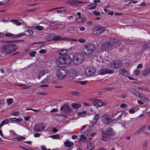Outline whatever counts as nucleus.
I'll return each instance as SVG.
<instances>
[{
    "label": "nucleus",
    "mask_w": 150,
    "mask_h": 150,
    "mask_svg": "<svg viewBox=\"0 0 150 150\" xmlns=\"http://www.w3.org/2000/svg\"><path fill=\"white\" fill-rule=\"evenodd\" d=\"M67 52V50L63 49H60L58 51V53L62 55L56 60V62L59 66L64 67L70 64L72 60L69 55L66 54Z\"/></svg>",
    "instance_id": "f257e3e1"
},
{
    "label": "nucleus",
    "mask_w": 150,
    "mask_h": 150,
    "mask_svg": "<svg viewBox=\"0 0 150 150\" xmlns=\"http://www.w3.org/2000/svg\"><path fill=\"white\" fill-rule=\"evenodd\" d=\"M95 46L91 43H86L82 47V51L86 55L92 54L95 50Z\"/></svg>",
    "instance_id": "f03ea898"
},
{
    "label": "nucleus",
    "mask_w": 150,
    "mask_h": 150,
    "mask_svg": "<svg viewBox=\"0 0 150 150\" xmlns=\"http://www.w3.org/2000/svg\"><path fill=\"white\" fill-rule=\"evenodd\" d=\"M17 48V46L13 44H8L4 46L1 52L4 54H8L13 52Z\"/></svg>",
    "instance_id": "7ed1b4c3"
},
{
    "label": "nucleus",
    "mask_w": 150,
    "mask_h": 150,
    "mask_svg": "<svg viewBox=\"0 0 150 150\" xmlns=\"http://www.w3.org/2000/svg\"><path fill=\"white\" fill-rule=\"evenodd\" d=\"M122 116V113L119 115V116L116 118L113 119L112 120L111 118H109V115L108 114H105L103 115L102 117V120L103 122L105 124L108 125L112 121H117L119 120Z\"/></svg>",
    "instance_id": "20e7f679"
},
{
    "label": "nucleus",
    "mask_w": 150,
    "mask_h": 150,
    "mask_svg": "<svg viewBox=\"0 0 150 150\" xmlns=\"http://www.w3.org/2000/svg\"><path fill=\"white\" fill-rule=\"evenodd\" d=\"M84 59V56L83 54L77 53L74 56L73 61L75 64H78L82 62Z\"/></svg>",
    "instance_id": "39448f33"
},
{
    "label": "nucleus",
    "mask_w": 150,
    "mask_h": 150,
    "mask_svg": "<svg viewBox=\"0 0 150 150\" xmlns=\"http://www.w3.org/2000/svg\"><path fill=\"white\" fill-rule=\"evenodd\" d=\"M67 70L65 69H60L58 70L57 72V76L60 79H63L67 75Z\"/></svg>",
    "instance_id": "423d86ee"
},
{
    "label": "nucleus",
    "mask_w": 150,
    "mask_h": 150,
    "mask_svg": "<svg viewBox=\"0 0 150 150\" xmlns=\"http://www.w3.org/2000/svg\"><path fill=\"white\" fill-rule=\"evenodd\" d=\"M105 30V27L98 25L93 30V32L94 34L100 35L103 33Z\"/></svg>",
    "instance_id": "0eeeda50"
},
{
    "label": "nucleus",
    "mask_w": 150,
    "mask_h": 150,
    "mask_svg": "<svg viewBox=\"0 0 150 150\" xmlns=\"http://www.w3.org/2000/svg\"><path fill=\"white\" fill-rule=\"evenodd\" d=\"M108 43L110 46L117 47L120 45V42L118 39L112 38L109 39Z\"/></svg>",
    "instance_id": "6e6552de"
},
{
    "label": "nucleus",
    "mask_w": 150,
    "mask_h": 150,
    "mask_svg": "<svg viewBox=\"0 0 150 150\" xmlns=\"http://www.w3.org/2000/svg\"><path fill=\"white\" fill-rule=\"evenodd\" d=\"M96 69L93 67H90L86 69L85 71V75L90 76L93 75L96 72Z\"/></svg>",
    "instance_id": "1a4fd4ad"
},
{
    "label": "nucleus",
    "mask_w": 150,
    "mask_h": 150,
    "mask_svg": "<svg viewBox=\"0 0 150 150\" xmlns=\"http://www.w3.org/2000/svg\"><path fill=\"white\" fill-rule=\"evenodd\" d=\"M122 64L121 61L119 60H117L111 63V67L112 68L116 69L120 67Z\"/></svg>",
    "instance_id": "9d476101"
},
{
    "label": "nucleus",
    "mask_w": 150,
    "mask_h": 150,
    "mask_svg": "<svg viewBox=\"0 0 150 150\" xmlns=\"http://www.w3.org/2000/svg\"><path fill=\"white\" fill-rule=\"evenodd\" d=\"M45 126L42 123L35 124L34 127V130L37 132L43 130Z\"/></svg>",
    "instance_id": "9b49d317"
},
{
    "label": "nucleus",
    "mask_w": 150,
    "mask_h": 150,
    "mask_svg": "<svg viewBox=\"0 0 150 150\" xmlns=\"http://www.w3.org/2000/svg\"><path fill=\"white\" fill-rule=\"evenodd\" d=\"M107 137L111 136L113 135L114 134L113 129L111 128H108L105 132L103 131Z\"/></svg>",
    "instance_id": "f8f14e48"
},
{
    "label": "nucleus",
    "mask_w": 150,
    "mask_h": 150,
    "mask_svg": "<svg viewBox=\"0 0 150 150\" xmlns=\"http://www.w3.org/2000/svg\"><path fill=\"white\" fill-rule=\"evenodd\" d=\"M60 109L65 114H67L71 110V109L67 105H66V107L65 106L61 107Z\"/></svg>",
    "instance_id": "ddd939ff"
},
{
    "label": "nucleus",
    "mask_w": 150,
    "mask_h": 150,
    "mask_svg": "<svg viewBox=\"0 0 150 150\" xmlns=\"http://www.w3.org/2000/svg\"><path fill=\"white\" fill-rule=\"evenodd\" d=\"M55 34L53 33L47 34L45 36V40L46 41H49L53 40Z\"/></svg>",
    "instance_id": "4468645a"
},
{
    "label": "nucleus",
    "mask_w": 150,
    "mask_h": 150,
    "mask_svg": "<svg viewBox=\"0 0 150 150\" xmlns=\"http://www.w3.org/2000/svg\"><path fill=\"white\" fill-rule=\"evenodd\" d=\"M112 73V70H109L106 69H103L100 71V73L101 75H103L107 74H110Z\"/></svg>",
    "instance_id": "2eb2a0df"
},
{
    "label": "nucleus",
    "mask_w": 150,
    "mask_h": 150,
    "mask_svg": "<svg viewBox=\"0 0 150 150\" xmlns=\"http://www.w3.org/2000/svg\"><path fill=\"white\" fill-rule=\"evenodd\" d=\"M90 126L88 125H84L81 128V133L86 132L90 130Z\"/></svg>",
    "instance_id": "dca6fc26"
},
{
    "label": "nucleus",
    "mask_w": 150,
    "mask_h": 150,
    "mask_svg": "<svg viewBox=\"0 0 150 150\" xmlns=\"http://www.w3.org/2000/svg\"><path fill=\"white\" fill-rule=\"evenodd\" d=\"M148 141L147 139L143 141L142 142V149L143 150H146L148 147Z\"/></svg>",
    "instance_id": "f3484780"
},
{
    "label": "nucleus",
    "mask_w": 150,
    "mask_h": 150,
    "mask_svg": "<svg viewBox=\"0 0 150 150\" xmlns=\"http://www.w3.org/2000/svg\"><path fill=\"white\" fill-rule=\"evenodd\" d=\"M67 37L62 38L60 35H57L55 36V35L54 37L53 40L55 41H57L59 40H67Z\"/></svg>",
    "instance_id": "a211bd4d"
},
{
    "label": "nucleus",
    "mask_w": 150,
    "mask_h": 150,
    "mask_svg": "<svg viewBox=\"0 0 150 150\" xmlns=\"http://www.w3.org/2000/svg\"><path fill=\"white\" fill-rule=\"evenodd\" d=\"M24 35L28 36L33 34V31L31 29H28L23 32Z\"/></svg>",
    "instance_id": "6ab92c4d"
},
{
    "label": "nucleus",
    "mask_w": 150,
    "mask_h": 150,
    "mask_svg": "<svg viewBox=\"0 0 150 150\" xmlns=\"http://www.w3.org/2000/svg\"><path fill=\"white\" fill-rule=\"evenodd\" d=\"M64 144L66 147H69L73 146L74 144V143L72 142L67 141L64 143Z\"/></svg>",
    "instance_id": "aec40b11"
},
{
    "label": "nucleus",
    "mask_w": 150,
    "mask_h": 150,
    "mask_svg": "<svg viewBox=\"0 0 150 150\" xmlns=\"http://www.w3.org/2000/svg\"><path fill=\"white\" fill-rule=\"evenodd\" d=\"M131 91L136 96H139L140 98L141 97V95L139 93V92L136 91L134 88H132L130 89Z\"/></svg>",
    "instance_id": "412c9836"
},
{
    "label": "nucleus",
    "mask_w": 150,
    "mask_h": 150,
    "mask_svg": "<svg viewBox=\"0 0 150 150\" xmlns=\"http://www.w3.org/2000/svg\"><path fill=\"white\" fill-rule=\"evenodd\" d=\"M71 106L74 109H78L81 106V105L80 104L74 103L71 104Z\"/></svg>",
    "instance_id": "4be33fe9"
},
{
    "label": "nucleus",
    "mask_w": 150,
    "mask_h": 150,
    "mask_svg": "<svg viewBox=\"0 0 150 150\" xmlns=\"http://www.w3.org/2000/svg\"><path fill=\"white\" fill-rule=\"evenodd\" d=\"M94 147V144L93 143L91 142H89L88 144V149L91 150L93 149Z\"/></svg>",
    "instance_id": "5701e85b"
},
{
    "label": "nucleus",
    "mask_w": 150,
    "mask_h": 150,
    "mask_svg": "<svg viewBox=\"0 0 150 150\" xmlns=\"http://www.w3.org/2000/svg\"><path fill=\"white\" fill-rule=\"evenodd\" d=\"M121 74L125 76H127L128 74L127 71L125 69H121Z\"/></svg>",
    "instance_id": "b1692460"
},
{
    "label": "nucleus",
    "mask_w": 150,
    "mask_h": 150,
    "mask_svg": "<svg viewBox=\"0 0 150 150\" xmlns=\"http://www.w3.org/2000/svg\"><path fill=\"white\" fill-rule=\"evenodd\" d=\"M76 28L74 27H70L68 29V31L70 33H74L76 31Z\"/></svg>",
    "instance_id": "393cba45"
},
{
    "label": "nucleus",
    "mask_w": 150,
    "mask_h": 150,
    "mask_svg": "<svg viewBox=\"0 0 150 150\" xmlns=\"http://www.w3.org/2000/svg\"><path fill=\"white\" fill-rule=\"evenodd\" d=\"M10 120L11 121L20 122L22 121V119L20 118H17L15 117H13L10 118Z\"/></svg>",
    "instance_id": "a878e982"
},
{
    "label": "nucleus",
    "mask_w": 150,
    "mask_h": 150,
    "mask_svg": "<svg viewBox=\"0 0 150 150\" xmlns=\"http://www.w3.org/2000/svg\"><path fill=\"white\" fill-rule=\"evenodd\" d=\"M105 134V133L102 132V137L101 139L102 140L104 141H107L109 140L108 138L106 137Z\"/></svg>",
    "instance_id": "bb28decb"
},
{
    "label": "nucleus",
    "mask_w": 150,
    "mask_h": 150,
    "mask_svg": "<svg viewBox=\"0 0 150 150\" xmlns=\"http://www.w3.org/2000/svg\"><path fill=\"white\" fill-rule=\"evenodd\" d=\"M145 127L144 126H141L135 132V134H137L139 132H142L145 129Z\"/></svg>",
    "instance_id": "cd10ccee"
},
{
    "label": "nucleus",
    "mask_w": 150,
    "mask_h": 150,
    "mask_svg": "<svg viewBox=\"0 0 150 150\" xmlns=\"http://www.w3.org/2000/svg\"><path fill=\"white\" fill-rule=\"evenodd\" d=\"M11 21L13 22V24H16L17 26L20 25H21V23L19 22L18 21L17 19L11 20Z\"/></svg>",
    "instance_id": "c85d7f7f"
},
{
    "label": "nucleus",
    "mask_w": 150,
    "mask_h": 150,
    "mask_svg": "<svg viewBox=\"0 0 150 150\" xmlns=\"http://www.w3.org/2000/svg\"><path fill=\"white\" fill-rule=\"evenodd\" d=\"M9 122V120L8 119H6L4 120L1 123L0 125V127H1L3 126L4 125L7 124Z\"/></svg>",
    "instance_id": "c756f323"
},
{
    "label": "nucleus",
    "mask_w": 150,
    "mask_h": 150,
    "mask_svg": "<svg viewBox=\"0 0 150 150\" xmlns=\"http://www.w3.org/2000/svg\"><path fill=\"white\" fill-rule=\"evenodd\" d=\"M99 117V115L98 114H96L93 118V122L94 123L97 122Z\"/></svg>",
    "instance_id": "7c9ffc66"
},
{
    "label": "nucleus",
    "mask_w": 150,
    "mask_h": 150,
    "mask_svg": "<svg viewBox=\"0 0 150 150\" xmlns=\"http://www.w3.org/2000/svg\"><path fill=\"white\" fill-rule=\"evenodd\" d=\"M48 71H47L46 70H42V71H40V73L39 74H40L41 75V76H43L46 73H48Z\"/></svg>",
    "instance_id": "2f4dec72"
},
{
    "label": "nucleus",
    "mask_w": 150,
    "mask_h": 150,
    "mask_svg": "<svg viewBox=\"0 0 150 150\" xmlns=\"http://www.w3.org/2000/svg\"><path fill=\"white\" fill-rule=\"evenodd\" d=\"M60 136L59 134H56L54 135H52L50 137L53 139H57Z\"/></svg>",
    "instance_id": "473e14b6"
},
{
    "label": "nucleus",
    "mask_w": 150,
    "mask_h": 150,
    "mask_svg": "<svg viewBox=\"0 0 150 150\" xmlns=\"http://www.w3.org/2000/svg\"><path fill=\"white\" fill-rule=\"evenodd\" d=\"M16 139L18 141H21L22 140L25 139V137L23 136H20L17 137Z\"/></svg>",
    "instance_id": "72a5a7b5"
},
{
    "label": "nucleus",
    "mask_w": 150,
    "mask_h": 150,
    "mask_svg": "<svg viewBox=\"0 0 150 150\" xmlns=\"http://www.w3.org/2000/svg\"><path fill=\"white\" fill-rule=\"evenodd\" d=\"M35 27L36 29L39 30L41 31L44 30L43 27L42 26L39 25Z\"/></svg>",
    "instance_id": "f704fd0d"
},
{
    "label": "nucleus",
    "mask_w": 150,
    "mask_h": 150,
    "mask_svg": "<svg viewBox=\"0 0 150 150\" xmlns=\"http://www.w3.org/2000/svg\"><path fill=\"white\" fill-rule=\"evenodd\" d=\"M13 100L12 98H10L7 99V102L8 105H11L13 103Z\"/></svg>",
    "instance_id": "c9c22d12"
},
{
    "label": "nucleus",
    "mask_w": 150,
    "mask_h": 150,
    "mask_svg": "<svg viewBox=\"0 0 150 150\" xmlns=\"http://www.w3.org/2000/svg\"><path fill=\"white\" fill-rule=\"evenodd\" d=\"M56 27L58 28L62 29L64 28V27H65V26L64 25L61 24H57L56 25Z\"/></svg>",
    "instance_id": "e433bc0d"
},
{
    "label": "nucleus",
    "mask_w": 150,
    "mask_h": 150,
    "mask_svg": "<svg viewBox=\"0 0 150 150\" xmlns=\"http://www.w3.org/2000/svg\"><path fill=\"white\" fill-rule=\"evenodd\" d=\"M149 73V71H148V68H147L145 69L143 72V75L144 76H145L147 75Z\"/></svg>",
    "instance_id": "4c0bfd02"
},
{
    "label": "nucleus",
    "mask_w": 150,
    "mask_h": 150,
    "mask_svg": "<svg viewBox=\"0 0 150 150\" xmlns=\"http://www.w3.org/2000/svg\"><path fill=\"white\" fill-rule=\"evenodd\" d=\"M86 137L84 134H81L79 138V141H83L86 139Z\"/></svg>",
    "instance_id": "58836bf2"
},
{
    "label": "nucleus",
    "mask_w": 150,
    "mask_h": 150,
    "mask_svg": "<svg viewBox=\"0 0 150 150\" xmlns=\"http://www.w3.org/2000/svg\"><path fill=\"white\" fill-rule=\"evenodd\" d=\"M140 97L144 101H145L146 103H147L149 100L148 98L147 97H145L143 96H141Z\"/></svg>",
    "instance_id": "ea45409f"
},
{
    "label": "nucleus",
    "mask_w": 150,
    "mask_h": 150,
    "mask_svg": "<svg viewBox=\"0 0 150 150\" xmlns=\"http://www.w3.org/2000/svg\"><path fill=\"white\" fill-rule=\"evenodd\" d=\"M134 73L136 75L138 76L140 74V71L139 69H136L134 70Z\"/></svg>",
    "instance_id": "a19ab883"
},
{
    "label": "nucleus",
    "mask_w": 150,
    "mask_h": 150,
    "mask_svg": "<svg viewBox=\"0 0 150 150\" xmlns=\"http://www.w3.org/2000/svg\"><path fill=\"white\" fill-rule=\"evenodd\" d=\"M73 81L76 83H80L82 85H84L87 83V81Z\"/></svg>",
    "instance_id": "79ce46f5"
},
{
    "label": "nucleus",
    "mask_w": 150,
    "mask_h": 150,
    "mask_svg": "<svg viewBox=\"0 0 150 150\" xmlns=\"http://www.w3.org/2000/svg\"><path fill=\"white\" fill-rule=\"evenodd\" d=\"M20 114V112L19 111H16L12 112L11 115L13 116H16L19 115Z\"/></svg>",
    "instance_id": "37998d69"
},
{
    "label": "nucleus",
    "mask_w": 150,
    "mask_h": 150,
    "mask_svg": "<svg viewBox=\"0 0 150 150\" xmlns=\"http://www.w3.org/2000/svg\"><path fill=\"white\" fill-rule=\"evenodd\" d=\"M29 54L30 56L32 57H34L35 56L36 54V52L35 51H33L30 52Z\"/></svg>",
    "instance_id": "c03bdc74"
},
{
    "label": "nucleus",
    "mask_w": 150,
    "mask_h": 150,
    "mask_svg": "<svg viewBox=\"0 0 150 150\" xmlns=\"http://www.w3.org/2000/svg\"><path fill=\"white\" fill-rule=\"evenodd\" d=\"M31 87V86H26L25 84V86H23L22 87H21V89H29Z\"/></svg>",
    "instance_id": "a18cd8bd"
},
{
    "label": "nucleus",
    "mask_w": 150,
    "mask_h": 150,
    "mask_svg": "<svg viewBox=\"0 0 150 150\" xmlns=\"http://www.w3.org/2000/svg\"><path fill=\"white\" fill-rule=\"evenodd\" d=\"M86 23L90 27L92 26L93 25V23L90 21H87Z\"/></svg>",
    "instance_id": "49530a36"
},
{
    "label": "nucleus",
    "mask_w": 150,
    "mask_h": 150,
    "mask_svg": "<svg viewBox=\"0 0 150 150\" xmlns=\"http://www.w3.org/2000/svg\"><path fill=\"white\" fill-rule=\"evenodd\" d=\"M23 35H24V33L23 32L22 33H20V34H18L16 35V38H20V37H22Z\"/></svg>",
    "instance_id": "de8ad7c7"
},
{
    "label": "nucleus",
    "mask_w": 150,
    "mask_h": 150,
    "mask_svg": "<svg viewBox=\"0 0 150 150\" xmlns=\"http://www.w3.org/2000/svg\"><path fill=\"white\" fill-rule=\"evenodd\" d=\"M5 36L8 37H11L13 36V34L10 33H7L5 34Z\"/></svg>",
    "instance_id": "09e8293b"
},
{
    "label": "nucleus",
    "mask_w": 150,
    "mask_h": 150,
    "mask_svg": "<svg viewBox=\"0 0 150 150\" xmlns=\"http://www.w3.org/2000/svg\"><path fill=\"white\" fill-rule=\"evenodd\" d=\"M86 113V111H83L82 112H79L78 113L77 115H85Z\"/></svg>",
    "instance_id": "8fccbe9b"
},
{
    "label": "nucleus",
    "mask_w": 150,
    "mask_h": 150,
    "mask_svg": "<svg viewBox=\"0 0 150 150\" xmlns=\"http://www.w3.org/2000/svg\"><path fill=\"white\" fill-rule=\"evenodd\" d=\"M78 41L81 43H84L86 42V40L83 38H79L78 40Z\"/></svg>",
    "instance_id": "3c124183"
},
{
    "label": "nucleus",
    "mask_w": 150,
    "mask_h": 150,
    "mask_svg": "<svg viewBox=\"0 0 150 150\" xmlns=\"http://www.w3.org/2000/svg\"><path fill=\"white\" fill-rule=\"evenodd\" d=\"M63 8V7H56V8H53L52 9H50V10H47L46 11L49 12V11H53V10H55L57 9H61V8Z\"/></svg>",
    "instance_id": "603ef678"
},
{
    "label": "nucleus",
    "mask_w": 150,
    "mask_h": 150,
    "mask_svg": "<svg viewBox=\"0 0 150 150\" xmlns=\"http://www.w3.org/2000/svg\"><path fill=\"white\" fill-rule=\"evenodd\" d=\"M77 1L73 0L71 1V3L74 5H76L77 4Z\"/></svg>",
    "instance_id": "864d4df0"
},
{
    "label": "nucleus",
    "mask_w": 150,
    "mask_h": 150,
    "mask_svg": "<svg viewBox=\"0 0 150 150\" xmlns=\"http://www.w3.org/2000/svg\"><path fill=\"white\" fill-rule=\"evenodd\" d=\"M76 21L77 23H82V18H78L77 19H76Z\"/></svg>",
    "instance_id": "5fc2aeb1"
},
{
    "label": "nucleus",
    "mask_w": 150,
    "mask_h": 150,
    "mask_svg": "<svg viewBox=\"0 0 150 150\" xmlns=\"http://www.w3.org/2000/svg\"><path fill=\"white\" fill-rule=\"evenodd\" d=\"M93 105H95V106H97V105H98V106L96 107V108H97L98 107H100L101 106V105H100L98 103H97L96 102H93Z\"/></svg>",
    "instance_id": "6e6d98bb"
},
{
    "label": "nucleus",
    "mask_w": 150,
    "mask_h": 150,
    "mask_svg": "<svg viewBox=\"0 0 150 150\" xmlns=\"http://www.w3.org/2000/svg\"><path fill=\"white\" fill-rule=\"evenodd\" d=\"M75 149L76 150H82V147L78 145L76 146Z\"/></svg>",
    "instance_id": "4d7b16f0"
},
{
    "label": "nucleus",
    "mask_w": 150,
    "mask_h": 150,
    "mask_svg": "<svg viewBox=\"0 0 150 150\" xmlns=\"http://www.w3.org/2000/svg\"><path fill=\"white\" fill-rule=\"evenodd\" d=\"M127 105L125 103H123L120 105V107L123 108L127 107Z\"/></svg>",
    "instance_id": "13d9d810"
},
{
    "label": "nucleus",
    "mask_w": 150,
    "mask_h": 150,
    "mask_svg": "<svg viewBox=\"0 0 150 150\" xmlns=\"http://www.w3.org/2000/svg\"><path fill=\"white\" fill-rule=\"evenodd\" d=\"M93 13L94 14L97 16H99L100 15V13L99 12L96 11H94Z\"/></svg>",
    "instance_id": "bf43d9fd"
},
{
    "label": "nucleus",
    "mask_w": 150,
    "mask_h": 150,
    "mask_svg": "<svg viewBox=\"0 0 150 150\" xmlns=\"http://www.w3.org/2000/svg\"><path fill=\"white\" fill-rule=\"evenodd\" d=\"M48 81V79L47 78H45L42 80V81H41V83H46V82Z\"/></svg>",
    "instance_id": "052dcab7"
},
{
    "label": "nucleus",
    "mask_w": 150,
    "mask_h": 150,
    "mask_svg": "<svg viewBox=\"0 0 150 150\" xmlns=\"http://www.w3.org/2000/svg\"><path fill=\"white\" fill-rule=\"evenodd\" d=\"M129 113H130L131 114H132V113H135V111L134 109H133L132 108V109H130L129 110Z\"/></svg>",
    "instance_id": "680f3d73"
},
{
    "label": "nucleus",
    "mask_w": 150,
    "mask_h": 150,
    "mask_svg": "<svg viewBox=\"0 0 150 150\" xmlns=\"http://www.w3.org/2000/svg\"><path fill=\"white\" fill-rule=\"evenodd\" d=\"M46 52V50L43 49L39 51V53L40 54H44Z\"/></svg>",
    "instance_id": "e2e57ef3"
},
{
    "label": "nucleus",
    "mask_w": 150,
    "mask_h": 150,
    "mask_svg": "<svg viewBox=\"0 0 150 150\" xmlns=\"http://www.w3.org/2000/svg\"><path fill=\"white\" fill-rule=\"evenodd\" d=\"M69 93L70 94L74 95H77V93H78L77 92L73 91H71Z\"/></svg>",
    "instance_id": "0e129e2a"
},
{
    "label": "nucleus",
    "mask_w": 150,
    "mask_h": 150,
    "mask_svg": "<svg viewBox=\"0 0 150 150\" xmlns=\"http://www.w3.org/2000/svg\"><path fill=\"white\" fill-rule=\"evenodd\" d=\"M96 6H97V4H95V5H94V6H93L90 7V8H89V9L90 10L94 9L96 8Z\"/></svg>",
    "instance_id": "69168bd1"
},
{
    "label": "nucleus",
    "mask_w": 150,
    "mask_h": 150,
    "mask_svg": "<svg viewBox=\"0 0 150 150\" xmlns=\"http://www.w3.org/2000/svg\"><path fill=\"white\" fill-rule=\"evenodd\" d=\"M41 149L42 150H51L50 149H47L45 146H42L41 147Z\"/></svg>",
    "instance_id": "338daca9"
},
{
    "label": "nucleus",
    "mask_w": 150,
    "mask_h": 150,
    "mask_svg": "<svg viewBox=\"0 0 150 150\" xmlns=\"http://www.w3.org/2000/svg\"><path fill=\"white\" fill-rule=\"evenodd\" d=\"M96 134V132H93L91 133H90L89 135V137H93Z\"/></svg>",
    "instance_id": "774afa93"
}]
</instances>
